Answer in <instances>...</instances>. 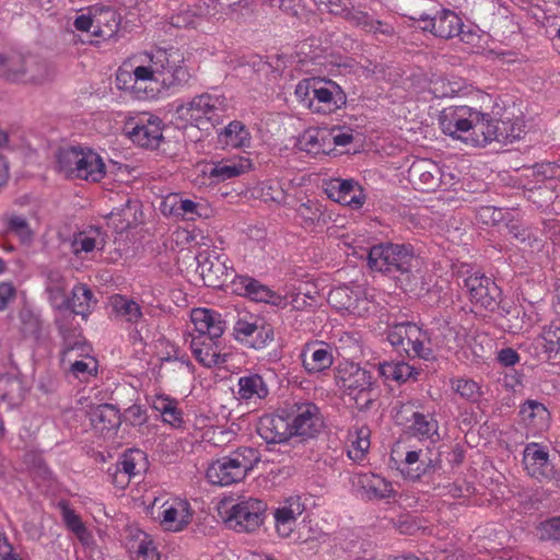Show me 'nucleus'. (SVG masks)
<instances>
[{
	"label": "nucleus",
	"instance_id": "obj_28",
	"mask_svg": "<svg viewBox=\"0 0 560 560\" xmlns=\"http://www.w3.org/2000/svg\"><path fill=\"white\" fill-rule=\"evenodd\" d=\"M294 211L298 224L306 232L323 231L331 220V215L316 199L306 198L302 200L294 208Z\"/></svg>",
	"mask_w": 560,
	"mask_h": 560
},
{
	"label": "nucleus",
	"instance_id": "obj_6",
	"mask_svg": "<svg viewBox=\"0 0 560 560\" xmlns=\"http://www.w3.org/2000/svg\"><path fill=\"white\" fill-rule=\"evenodd\" d=\"M260 462V453L250 446H241L226 456L213 460L206 477L214 486L228 487L242 482Z\"/></svg>",
	"mask_w": 560,
	"mask_h": 560
},
{
	"label": "nucleus",
	"instance_id": "obj_23",
	"mask_svg": "<svg viewBox=\"0 0 560 560\" xmlns=\"http://www.w3.org/2000/svg\"><path fill=\"white\" fill-rule=\"evenodd\" d=\"M291 428L293 435L315 436L323 427L319 408L311 401L295 402L291 408Z\"/></svg>",
	"mask_w": 560,
	"mask_h": 560
},
{
	"label": "nucleus",
	"instance_id": "obj_37",
	"mask_svg": "<svg viewBox=\"0 0 560 560\" xmlns=\"http://www.w3.org/2000/svg\"><path fill=\"white\" fill-rule=\"evenodd\" d=\"M106 244V234L95 226H90L74 234L71 242L72 253L77 257H82L94 250H103Z\"/></svg>",
	"mask_w": 560,
	"mask_h": 560
},
{
	"label": "nucleus",
	"instance_id": "obj_44",
	"mask_svg": "<svg viewBox=\"0 0 560 560\" xmlns=\"http://www.w3.org/2000/svg\"><path fill=\"white\" fill-rule=\"evenodd\" d=\"M68 282L58 270H50L46 279V292L51 304L57 310H63L69 304L67 296Z\"/></svg>",
	"mask_w": 560,
	"mask_h": 560
},
{
	"label": "nucleus",
	"instance_id": "obj_42",
	"mask_svg": "<svg viewBox=\"0 0 560 560\" xmlns=\"http://www.w3.org/2000/svg\"><path fill=\"white\" fill-rule=\"evenodd\" d=\"M346 20L353 26L360 27L368 33L383 34L386 36L394 34V27L392 25L374 20L368 12L354 9L353 5Z\"/></svg>",
	"mask_w": 560,
	"mask_h": 560
},
{
	"label": "nucleus",
	"instance_id": "obj_36",
	"mask_svg": "<svg viewBox=\"0 0 560 560\" xmlns=\"http://www.w3.org/2000/svg\"><path fill=\"white\" fill-rule=\"evenodd\" d=\"M269 394L264 377L257 373H247L237 381L236 398L245 404H257Z\"/></svg>",
	"mask_w": 560,
	"mask_h": 560
},
{
	"label": "nucleus",
	"instance_id": "obj_33",
	"mask_svg": "<svg viewBox=\"0 0 560 560\" xmlns=\"http://www.w3.org/2000/svg\"><path fill=\"white\" fill-rule=\"evenodd\" d=\"M233 291L256 302L281 304L280 295L267 285L249 276H235L232 279Z\"/></svg>",
	"mask_w": 560,
	"mask_h": 560
},
{
	"label": "nucleus",
	"instance_id": "obj_60",
	"mask_svg": "<svg viewBox=\"0 0 560 560\" xmlns=\"http://www.w3.org/2000/svg\"><path fill=\"white\" fill-rule=\"evenodd\" d=\"M327 133L329 135L327 138V142H330L331 151L334 150V147L336 145H347L352 142L353 135L351 129H345V128H331L330 130H327Z\"/></svg>",
	"mask_w": 560,
	"mask_h": 560
},
{
	"label": "nucleus",
	"instance_id": "obj_16",
	"mask_svg": "<svg viewBox=\"0 0 560 560\" xmlns=\"http://www.w3.org/2000/svg\"><path fill=\"white\" fill-rule=\"evenodd\" d=\"M266 509L267 504L262 500H242L226 512L225 523L235 532L253 533L262 525Z\"/></svg>",
	"mask_w": 560,
	"mask_h": 560
},
{
	"label": "nucleus",
	"instance_id": "obj_41",
	"mask_svg": "<svg viewBox=\"0 0 560 560\" xmlns=\"http://www.w3.org/2000/svg\"><path fill=\"white\" fill-rule=\"evenodd\" d=\"M110 306L114 315L125 323L138 326L143 319L140 304L126 295H113L110 298Z\"/></svg>",
	"mask_w": 560,
	"mask_h": 560
},
{
	"label": "nucleus",
	"instance_id": "obj_24",
	"mask_svg": "<svg viewBox=\"0 0 560 560\" xmlns=\"http://www.w3.org/2000/svg\"><path fill=\"white\" fill-rule=\"evenodd\" d=\"M305 503L300 495H291L272 511L275 530L281 538H289L296 528L298 518L304 513Z\"/></svg>",
	"mask_w": 560,
	"mask_h": 560
},
{
	"label": "nucleus",
	"instance_id": "obj_61",
	"mask_svg": "<svg viewBox=\"0 0 560 560\" xmlns=\"http://www.w3.org/2000/svg\"><path fill=\"white\" fill-rule=\"evenodd\" d=\"M429 90L435 98L454 97V90L450 89L448 78L439 77L431 80Z\"/></svg>",
	"mask_w": 560,
	"mask_h": 560
},
{
	"label": "nucleus",
	"instance_id": "obj_35",
	"mask_svg": "<svg viewBox=\"0 0 560 560\" xmlns=\"http://www.w3.org/2000/svg\"><path fill=\"white\" fill-rule=\"evenodd\" d=\"M353 482L370 500L389 499L396 493L393 482L378 474H358Z\"/></svg>",
	"mask_w": 560,
	"mask_h": 560
},
{
	"label": "nucleus",
	"instance_id": "obj_15",
	"mask_svg": "<svg viewBox=\"0 0 560 560\" xmlns=\"http://www.w3.org/2000/svg\"><path fill=\"white\" fill-rule=\"evenodd\" d=\"M408 180L420 191L448 190L455 184V176L446 173L432 160L419 159L412 162L408 168Z\"/></svg>",
	"mask_w": 560,
	"mask_h": 560
},
{
	"label": "nucleus",
	"instance_id": "obj_2",
	"mask_svg": "<svg viewBox=\"0 0 560 560\" xmlns=\"http://www.w3.org/2000/svg\"><path fill=\"white\" fill-rule=\"evenodd\" d=\"M194 326L189 348L194 358L205 368H223L231 355L222 345L225 330L222 315L207 307L194 308L190 313Z\"/></svg>",
	"mask_w": 560,
	"mask_h": 560
},
{
	"label": "nucleus",
	"instance_id": "obj_54",
	"mask_svg": "<svg viewBox=\"0 0 560 560\" xmlns=\"http://www.w3.org/2000/svg\"><path fill=\"white\" fill-rule=\"evenodd\" d=\"M3 220L7 225V231L16 235L21 242L27 243L32 240L33 234L25 218L10 214L5 215Z\"/></svg>",
	"mask_w": 560,
	"mask_h": 560
},
{
	"label": "nucleus",
	"instance_id": "obj_19",
	"mask_svg": "<svg viewBox=\"0 0 560 560\" xmlns=\"http://www.w3.org/2000/svg\"><path fill=\"white\" fill-rule=\"evenodd\" d=\"M237 341L253 349H264L273 340L272 327L264 319L249 315L238 318L233 327Z\"/></svg>",
	"mask_w": 560,
	"mask_h": 560
},
{
	"label": "nucleus",
	"instance_id": "obj_30",
	"mask_svg": "<svg viewBox=\"0 0 560 560\" xmlns=\"http://www.w3.org/2000/svg\"><path fill=\"white\" fill-rule=\"evenodd\" d=\"M523 464L527 474L539 481L556 478V470L549 460L548 452L537 443L526 445L523 453Z\"/></svg>",
	"mask_w": 560,
	"mask_h": 560
},
{
	"label": "nucleus",
	"instance_id": "obj_18",
	"mask_svg": "<svg viewBox=\"0 0 560 560\" xmlns=\"http://www.w3.org/2000/svg\"><path fill=\"white\" fill-rule=\"evenodd\" d=\"M130 140L142 148L156 149L163 139V122L152 114H140L125 126Z\"/></svg>",
	"mask_w": 560,
	"mask_h": 560
},
{
	"label": "nucleus",
	"instance_id": "obj_45",
	"mask_svg": "<svg viewBox=\"0 0 560 560\" xmlns=\"http://www.w3.org/2000/svg\"><path fill=\"white\" fill-rule=\"evenodd\" d=\"M96 301L93 292L85 284L78 283L73 287L69 304L63 310H70L73 314L82 316L84 319L92 312Z\"/></svg>",
	"mask_w": 560,
	"mask_h": 560
},
{
	"label": "nucleus",
	"instance_id": "obj_1",
	"mask_svg": "<svg viewBox=\"0 0 560 560\" xmlns=\"http://www.w3.org/2000/svg\"><path fill=\"white\" fill-rule=\"evenodd\" d=\"M190 78L185 56L178 48L152 47L126 59L116 72L115 83L138 98H154L158 90L153 83L167 91L177 90Z\"/></svg>",
	"mask_w": 560,
	"mask_h": 560
},
{
	"label": "nucleus",
	"instance_id": "obj_57",
	"mask_svg": "<svg viewBox=\"0 0 560 560\" xmlns=\"http://www.w3.org/2000/svg\"><path fill=\"white\" fill-rule=\"evenodd\" d=\"M540 540H560V516L548 518L537 526Z\"/></svg>",
	"mask_w": 560,
	"mask_h": 560
},
{
	"label": "nucleus",
	"instance_id": "obj_48",
	"mask_svg": "<svg viewBox=\"0 0 560 560\" xmlns=\"http://www.w3.org/2000/svg\"><path fill=\"white\" fill-rule=\"evenodd\" d=\"M58 508L66 527L72 532L81 542L86 544L91 535L80 515L77 514L65 500L58 502Z\"/></svg>",
	"mask_w": 560,
	"mask_h": 560
},
{
	"label": "nucleus",
	"instance_id": "obj_58",
	"mask_svg": "<svg viewBox=\"0 0 560 560\" xmlns=\"http://www.w3.org/2000/svg\"><path fill=\"white\" fill-rule=\"evenodd\" d=\"M319 9L326 10L334 15H339L346 20L352 8L351 0H319Z\"/></svg>",
	"mask_w": 560,
	"mask_h": 560
},
{
	"label": "nucleus",
	"instance_id": "obj_10",
	"mask_svg": "<svg viewBox=\"0 0 560 560\" xmlns=\"http://www.w3.org/2000/svg\"><path fill=\"white\" fill-rule=\"evenodd\" d=\"M63 338V349L60 360L63 365L68 364V371L78 380L86 381L97 372L96 360L88 354V347L80 338V331H68L62 325L59 326Z\"/></svg>",
	"mask_w": 560,
	"mask_h": 560
},
{
	"label": "nucleus",
	"instance_id": "obj_32",
	"mask_svg": "<svg viewBox=\"0 0 560 560\" xmlns=\"http://www.w3.org/2000/svg\"><path fill=\"white\" fill-rule=\"evenodd\" d=\"M524 132V124L520 119H494L487 113L485 136L486 145L497 142H513L521 139Z\"/></svg>",
	"mask_w": 560,
	"mask_h": 560
},
{
	"label": "nucleus",
	"instance_id": "obj_5",
	"mask_svg": "<svg viewBox=\"0 0 560 560\" xmlns=\"http://www.w3.org/2000/svg\"><path fill=\"white\" fill-rule=\"evenodd\" d=\"M57 167L67 178L98 183L106 175L103 158L92 148L70 145L57 153Z\"/></svg>",
	"mask_w": 560,
	"mask_h": 560
},
{
	"label": "nucleus",
	"instance_id": "obj_40",
	"mask_svg": "<svg viewBox=\"0 0 560 560\" xmlns=\"http://www.w3.org/2000/svg\"><path fill=\"white\" fill-rule=\"evenodd\" d=\"M94 30L92 35L95 37H112L120 23V19L115 10L103 4H94Z\"/></svg>",
	"mask_w": 560,
	"mask_h": 560
},
{
	"label": "nucleus",
	"instance_id": "obj_49",
	"mask_svg": "<svg viewBox=\"0 0 560 560\" xmlns=\"http://www.w3.org/2000/svg\"><path fill=\"white\" fill-rule=\"evenodd\" d=\"M222 141L234 149L248 148L252 136L246 126L238 120L231 121L223 130Z\"/></svg>",
	"mask_w": 560,
	"mask_h": 560
},
{
	"label": "nucleus",
	"instance_id": "obj_20",
	"mask_svg": "<svg viewBox=\"0 0 560 560\" xmlns=\"http://www.w3.org/2000/svg\"><path fill=\"white\" fill-rule=\"evenodd\" d=\"M197 270L207 287L219 288L228 280L231 266L224 254L217 250H203L197 256Z\"/></svg>",
	"mask_w": 560,
	"mask_h": 560
},
{
	"label": "nucleus",
	"instance_id": "obj_62",
	"mask_svg": "<svg viewBox=\"0 0 560 560\" xmlns=\"http://www.w3.org/2000/svg\"><path fill=\"white\" fill-rule=\"evenodd\" d=\"M176 405H179V402L165 394L154 395L151 402L152 408L161 415V418L170 412Z\"/></svg>",
	"mask_w": 560,
	"mask_h": 560
},
{
	"label": "nucleus",
	"instance_id": "obj_25",
	"mask_svg": "<svg viewBox=\"0 0 560 560\" xmlns=\"http://www.w3.org/2000/svg\"><path fill=\"white\" fill-rule=\"evenodd\" d=\"M411 19L422 23L420 27L423 31H429L434 36L445 39L457 36L463 27L462 19L448 9H442L433 16L422 13L419 18L412 16Z\"/></svg>",
	"mask_w": 560,
	"mask_h": 560
},
{
	"label": "nucleus",
	"instance_id": "obj_64",
	"mask_svg": "<svg viewBox=\"0 0 560 560\" xmlns=\"http://www.w3.org/2000/svg\"><path fill=\"white\" fill-rule=\"evenodd\" d=\"M108 476L112 483L120 490H124L132 479L126 470L120 469V465L117 463L108 468Z\"/></svg>",
	"mask_w": 560,
	"mask_h": 560
},
{
	"label": "nucleus",
	"instance_id": "obj_46",
	"mask_svg": "<svg viewBox=\"0 0 560 560\" xmlns=\"http://www.w3.org/2000/svg\"><path fill=\"white\" fill-rule=\"evenodd\" d=\"M252 196L265 202L285 203L287 191L281 180L269 178L257 183L252 188Z\"/></svg>",
	"mask_w": 560,
	"mask_h": 560
},
{
	"label": "nucleus",
	"instance_id": "obj_4",
	"mask_svg": "<svg viewBox=\"0 0 560 560\" xmlns=\"http://www.w3.org/2000/svg\"><path fill=\"white\" fill-rule=\"evenodd\" d=\"M294 93L299 102L314 114L330 115L347 104L345 91L330 79H303L296 84Z\"/></svg>",
	"mask_w": 560,
	"mask_h": 560
},
{
	"label": "nucleus",
	"instance_id": "obj_63",
	"mask_svg": "<svg viewBox=\"0 0 560 560\" xmlns=\"http://www.w3.org/2000/svg\"><path fill=\"white\" fill-rule=\"evenodd\" d=\"M281 304L278 306L280 307H287L291 306L293 310H303L308 304L306 294L302 292H291L289 294H285L284 296L280 295Z\"/></svg>",
	"mask_w": 560,
	"mask_h": 560
},
{
	"label": "nucleus",
	"instance_id": "obj_29",
	"mask_svg": "<svg viewBox=\"0 0 560 560\" xmlns=\"http://www.w3.org/2000/svg\"><path fill=\"white\" fill-rule=\"evenodd\" d=\"M518 419L527 434L536 436L549 428L550 412L542 402L528 399L520 406Z\"/></svg>",
	"mask_w": 560,
	"mask_h": 560
},
{
	"label": "nucleus",
	"instance_id": "obj_8",
	"mask_svg": "<svg viewBox=\"0 0 560 560\" xmlns=\"http://www.w3.org/2000/svg\"><path fill=\"white\" fill-rule=\"evenodd\" d=\"M374 383L373 374L357 363L347 362L338 369L337 385L359 409L369 408L373 402Z\"/></svg>",
	"mask_w": 560,
	"mask_h": 560
},
{
	"label": "nucleus",
	"instance_id": "obj_56",
	"mask_svg": "<svg viewBox=\"0 0 560 560\" xmlns=\"http://www.w3.org/2000/svg\"><path fill=\"white\" fill-rule=\"evenodd\" d=\"M201 21L202 16L189 8H183L171 16V24L177 28H197Z\"/></svg>",
	"mask_w": 560,
	"mask_h": 560
},
{
	"label": "nucleus",
	"instance_id": "obj_47",
	"mask_svg": "<svg viewBox=\"0 0 560 560\" xmlns=\"http://www.w3.org/2000/svg\"><path fill=\"white\" fill-rule=\"evenodd\" d=\"M327 130H306L298 141L301 151L311 155L328 154L331 151L330 142H327Z\"/></svg>",
	"mask_w": 560,
	"mask_h": 560
},
{
	"label": "nucleus",
	"instance_id": "obj_7",
	"mask_svg": "<svg viewBox=\"0 0 560 560\" xmlns=\"http://www.w3.org/2000/svg\"><path fill=\"white\" fill-rule=\"evenodd\" d=\"M50 74L48 63L36 55L18 50L0 54V75L9 82L42 84Z\"/></svg>",
	"mask_w": 560,
	"mask_h": 560
},
{
	"label": "nucleus",
	"instance_id": "obj_13",
	"mask_svg": "<svg viewBox=\"0 0 560 560\" xmlns=\"http://www.w3.org/2000/svg\"><path fill=\"white\" fill-rule=\"evenodd\" d=\"M150 513L164 530L172 533L187 528L194 517L190 503L180 497L155 498Z\"/></svg>",
	"mask_w": 560,
	"mask_h": 560
},
{
	"label": "nucleus",
	"instance_id": "obj_34",
	"mask_svg": "<svg viewBox=\"0 0 560 560\" xmlns=\"http://www.w3.org/2000/svg\"><path fill=\"white\" fill-rule=\"evenodd\" d=\"M256 431L268 444H278L293 436L290 421L279 415H265L260 417Z\"/></svg>",
	"mask_w": 560,
	"mask_h": 560
},
{
	"label": "nucleus",
	"instance_id": "obj_9",
	"mask_svg": "<svg viewBox=\"0 0 560 560\" xmlns=\"http://www.w3.org/2000/svg\"><path fill=\"white\" fill-rule=\"evenodd\" d=\"M229 103L224 95L202 93L192 97L188 103L177 107V114L186 118L199 129L205 125H214L228 112Z\"/></svg>",
	"mask_w": 560,
	"mask_h": 560
},
{
	"label": "nucleus",
	"instance_id": "obj_51",
	"mask_svg": "<svg viewBox=\"0 0 560 560\" xmlns=\"http://www.w3.org/2000/svg\"><path fill=\"white\" fill-rule=\"evenodd\" d=\"M378 372L386 381L404 383L413 375V368L402 361L381 363Z\"/></svg>",
	"mask_w": 560,
	"mask_h": 560
},
{
	"label": "nucleus",
	"instance_id": "obj_59",
	"mask_svg": "<svg viewBox=\"0 0 560 560\" xmlns=\"http://www.w3.org/2000/svg\"><path fill=\"white\" fill-rule=\"evenodd\" d=\"M94 10L93 5L78 11V14L73 21V26L80 32H90L94 30Z\"/></svg>",
	"mask_w": 560,
	"mask_h": 560
},
{
	"label": "nucleus",
	"instance_id": "obj_22",
	"mask_svg": "<svg viewBox=\"0 0 560 560\" xmlns=\"http://www.w3.org/2000/svg\"><path fill=\"white\" fill-rule=\"evenodd\" d=\"M396 422L405 424L411 421L408 425L409 432L419 440H430L435 442L440 439L439 423L432 415H424L413 411L409 404H404L396 412Z\"/></svg>",
	"mask_w": 560,
	"mask_h": 560
},
{
	"label": "nucleus",
	"instance_id": "obj_52",
	"mask_svg": "<svg viewBox=\"0 0 560 560\" xmlns=\"http://www.w3.org/2000/svg\"><path fill=\"white\" fill-rule=\"evenodd\" d=\"M452 389L469 402H477L482 396L481 385L466 377H455L451 380Z\"/></svg>",
	"mask_w": 560,
	"mask_h": 560
},
{
	"label": "nucleus",
	"instance_id": "obj_11",
	"mask_svg": "<svg viewBox=\"0 0 560 560\" xmlns=\"http://www.w3.org/2000/svg\"><path fill=\"white\" fill-rule=\"evenodd\" d=\"M390 460L400 475L410 481H418L435 470L436 460L430 456L429 450L407 446L397 442L392 448Z\"/></svg>",
	"mask_w": 560,
	"mask_h": 560
},
{
	"label": "nucleus",
	"instance_id": "obj_50",
	"mask_svg": "<svg viewBox=\"0 0 560 560\" xmlns=\"http://www.w3.org/2000/svg\"><path fill=\"white\" fill-rule=\"evenodd\" d=\"M120 469L126 470L132 478L141 476L149 467L147 454L138 448L126 451L117 462Z\"/></svg>",
	"mask_w": 560,
	"mask_h": 560
},
{
	"label": "nucleus",
	"instance_id": "obj_14",
	"mask_svg": "<svg viewBox=\"0 0 560 560\" xmlns=\"http://www.w3.org/2000/svg\"><path fill=\"white\" fill-rule=\"evenodd\" d=\"M389 343L398 353H405L409 358L429 360L432 355L427 345L428 336L413 323H399L389 327L387 332Z\"/></svg>",
	"mask_w": 560,
	"mask_h": 560
},
{
	"label": "nucleus",
	"instance_id": "obj_43",
	"mask_svg": "<svg viewBox=\"0 0 560 560\" xmlns=\"http://www.w3.org/2000/svg\"><path fill=\"white\" fill-rule=\"evenodd\" d=\"M371 431L366 425H354L348 433V456L353 462H361L364 459L371 442Z\"/></svg>",
	"mask_w": 560,
	"mask_h": 560
},
{
	"label": "nucleus",
	"instance_id": "obj_53",
	"mask_svg": "<svg viewBox=\"0 0 560 560\" xmlns=\"http://www.w3.org/2000/svg\"><path fill=\"white\" fill-rule=\"evenodd\" d=\"M132 548L135 549V560H161V555L153 538L143 532L138 534L136 545Z\"/></svg>",
	"mask_w": 560,
	"mask_h": 560
},
{
	"label": "nucleus",
	"instance_id": "obj_26",
	"mask_svg": "<svg viewBox=\"0 0 560 560\" xmlns=\"http://www.w3.org/2000/svg\"><path fill=\"white\" fill-rule=\"evenodd\" d=\"M300 360L306 373H323L334 364V348L324 341L306 342L301 350Z\"/></svg>",
	"mask_w": 560,
	"mask_h": 560
},
{
	"label": "nucleus",
	"instance_id": "obj_12",
	"mask_svg": "<svg viewBox=\"0 0 560 560\" xmlns=\"http://www.w3.org/2000/svg\"><path fill=\"white\" fill-rule=\"evenodd\" d=\"M368 259L373 270L405 273L412 269L416 257L410 245L386 243L373 246Z\"/></svg>",
	"mask_w": 560,
	"mask_h": 560
},
{
	"label": "nucleus",
	"instance_id": "obj_31",
	"mask_svg": "<svg viewBox=\"0 0 560 560\" xmlns=\"http://www.w3.org/2000/svg\"><path fill=\"white\" fill-rule=\"evenodd\" d=\"M162 212L182 220L192 221L197 218H209L212 214V209L206 202L184 199L179 195H171L162 202Z\"/></svg>",
	"mask_w": 560,
	"mask_h": 560
},
{
	"label": "nucleus",
	"instance_id": "obj_27",
	"mask_svg": "<svg viewBox=\"0 0 560 560\" xmlns=\"http://www.w3.org/2000/svg\"><path fill=\"white\" fill-rule=\"evenodd\" d=\"M329 199L352 209L361 208L365 202L362 187L353 179L332 178L325 187Z\"/></svg>",
	"mask_w": 560,
	"mask_h": 560
},
{
	"label": "nucleus",
	"instance_id": "obj_17",
	"mask_svg": "<svg viewBox=\"0 0 560 560\" xmlns=\"http://www.w3.org/2000/svg\"><path fill=\"white\" fill-rule=\"evenodd\" d=\"M328 303L342 315L363 317L374 307V303L368 298L360 285H341L330 290Z\"/></svg>",
	"mask_w": 560,
	"mask_h": 560
},
{
	"label": "nucleus",
	"instance_id": "obj_21",
	"mask_svg": "<svg viewBox=\"0 0 560 560\" xmlns=\"http://www.w3.org/2000/svg\"><path fill=\"white\" fill-rule=\"evenodd\" d=\"M465 287L475 307L486 311H494L498 307L501 290L489 277L475 272L465 279Z\"/></svg>",
	"mask_w": 560,
	"mask_h": 560
},
{
	"label": "nucleus",
	"instance_id": "obj_3",
	"mask_svg": "<svg viewBox=\"0 0 560 560\" xmlns=\"http://www.w3.org/2000/svg\"><path fill=\"white\" fill-rule=\"evenodd\" d=\"M487 113L467 106L453 105L443 108L438 116L441 131L466 145L486 147L485 127Z\"/></svg>",
	"mask_w": 560,
	"mask_h": 560
},
{
	"label": "nucleus",
	"instance_id": "obj_55",
	"mask_svg": "<svg viewBox=\"0 0 560 560\" xmlns=\"http://www.w3.org/2000/svg\"><path fill=\"white\" fill-rule=\"evenodd\" d=\"M545 352L551 357L560 351V322L553 320L541 332Z\"/></svg>",
	"mask_w": 560,
	"mask_h": 560
},
{
	"label": "nucleus",
	"instance_id": "obj_38",
	"mask_svg": "<svg viewBox=\"0 0 560 560\" xmlns=\"http://www.w3.org/2000/svg\"><path fill=\"white\" fill-rule=\"evenodd\" d=\"M252 167L248 159L241 158L238 160H223L213 163L208 171H205L215 183L224 182L231 178L238 177Z\"/></svg>",
	"mask_w": 560,
	"mask_h": 560
},
{
	"label": "nucleus",
	"instance_id": "obj_39",
	"mask_svg": "<svg viewBox=\"0 0 560 560\" xmlns=\"http://www.w3.org/2000/svg\"><path fill=\"white\" fill-rule=\"evenodd\" d=\"M89 416L92 427L101 434L116 430L120 425L119 410L110 404H102L91 408Z\"/></svg>",
	"mask_w": 560,
	"mask_h": 560
}]
</instances>
